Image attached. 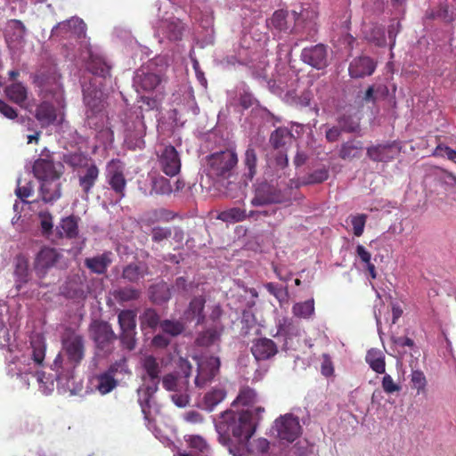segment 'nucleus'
<instances>
[{
	"label": "nucleus",
	"mask_w": 456,
	"mask_h": 456,
	"mask_svg": "<svg viewBox=\"0 0 456 456\" xmlns=\"http://www.w3.org/2000/svg\"><path fill=\"white\" fill-rule=\"evenodd\" d=\"M265 288L270 294L273 295L281 304L288 302L289 293L286 287L273 282H268L265 285Z\"/></svg>",
	"instance_id": "nucleus-50"
},
{
	"label": "nucleus",
	"mask_w": 456,
	"mask_h": 456,
	"mask_svg": "<svg viewBox=\"0 0 456 456\" xmlns=\"http://www.w3.org/2000/svg\"><path fill=\"white\" fill-rule=\"evenodd\" d=\"M268 25L280 31L287 30L286 12L282 10L274 12L268 21Z\"/></svg>",
	"instance_id": "nucleus-53"
},
{
	"label": "nucleus",
	"mask_w": 456,
	"mask_h": 456,
	"mask_svg": "<svg viewBox=\"0 0 456 456\" xmlns=\"http://www.w3.org/2000/svg\"><path fill=\"white\" fill-rule=\"evenodd\" d=\"M366 37L370 41L373 42L376 45L381 46L386 44L384 29L379 26L373 27L370 34H368Z\"/></svg>",
	"instance_id": "nucleus-60"
},
{
	"label": "nucleus",
	"mask_w": 456,
	"mask_h": 456,
	"mask_svg": "<svg viewBox=\"0 0 456 456\" xmlns=\"http://www.w3.org/2000/svg\"><path fill=\"white\" fill-rule=\"evenodd\" d=\"M45 350L46 346L45 338L40 335L33 337L30 340V352L28 358V360H31L32 362H29L28 363V368L24 369L23 371L31 373L34 368L43 367Z\"/></svg>",
	"instance_id": "nucleus-13"
},
{
	"label": "nucleus",
	"mask_w": 456,
	"mask_h": 456,
	"mask_svg": "<svg viewBox=\"0 0 456 456\" xmlns=\"http://www.w3.org/2000/svg\"><path fill=\"white\" fill-rule=\"evenodd\" d=\"M140 291L134 288H123L115 291L114 297L118 301L127 302L139 297Z\"/></svg>",
	"instance_id": "nucleus-54"
},
{
	"label": "nucleus",
	"mask_w": 456,
	"mask_h": 456,
	"mask_svg": "<svg viewBox=\"0 0 456 456\" xmlns=\"http://www.w3.org/2000/svg\"><path fill=\"white\" fill-rule=\"evenodd\" d=\"M142 329H154L159 322V316L152 308L146 309L140 317Z\"/></svg>",
	"instance_id": "nucleus-48"
},
{
	"label": "nucleus",
	"mask_w": 456,
	"mask_h": 456,
	"mask_svg": "<svg viewBox=\"0 0 456 456\" xmlns=\"http://www.w3.org/2000/svg\"><path fill=\"white\" fill-rule=\"evenodd\" d=\"M207 175L213 180V186L221 194L228 191V152H215L207 159Z\"/></svg>",
	"instance_id": "nucleus-3"
},
{
	"label": "nucleus",
	"mask_w": 456,
	"mask_h": 456,
	"mask_svg": "<svg viewBox=\"0 0 456 456\" xmlns=\"http://www.w3.org/2000/svg\"><path fill=\"white\" fill-rule=\"evenodd\" d=\"M254 304V301H248L246 305L248 309H244L242 311L241 316V323L243 324L242 329L245 330V333H248V330L256 325V318L250 310V306Z\"/></svg>",
	"instance_id": "nucleus-55"
},
{
	"label": "nucleus",
	"mask_w": 456,
	"mask_h": 456,
	"mask_svg": "<svg viewBox=\"0 0 456 456\" xmlns=\"http://www.w3.org/2000/svg\"><path fill=\"white\" fill-rule=\"evenodd\" d=\"M186 441L191 449H194L202 454L208 452V445L205 439L200 436H189Z\"/></svg>",
	"instance_id": "nucleus-58"
},
{
	"label": "nucleus",
	"mask_w": 456,
	"mask_h": 456,
	"mask_svg": "<svg viewBox=\"0 0 456 456\" xmlns=\"http://www.w3.org/2000/svg\"><path fill=\"white\" fill-rule=\"evenodd\" d=\"M86 25L79 18H71L69 20L59 22L52 29L53 37H67L74 35L79 38L86 37Z\"/></svg>",
	"instance_id": "nucleus-11"
},
{
	"label": "nucleus",
	"mask_w": 456,
	"mask_h": 456,
	"mask_svg": "<svg viewBox=\"0 0 456 456\" xmlns=\"http://www.w3.org/2000/svg\"><path fill=\"white\" fill-rule=\"evenodd\" d=\"M374 61L366 56L354 59L348 68L349 75L354 78H360L371 75L375 70Z\"/></svg>",
	"instance_id": "nucleus-23"
},
{
	"label": "nucleus",
	"mask_w": 456,
	"mask_h": 456,
	"mask_svg": "<svg viewBox=\"0 0 456 456\" xmlns=\"http://www.w3.org/2000/svg\"><path fill=\"white\" fill-rule=\"evenodd\" d=\"M277 332L274 337H283L286 342L293 337L300 335L299 328L287 317L280 318L276 322Z\"/></svg>",
	"instance_id": "nucleus-28"
},
{
	"label": "nucleus",
	"mask_w": 456,
	"mask_h": 456,
	"mask_svg": "<svg viewBox=\"0 0 456 456\" xmlns=\"http://www.w3.org/2000/svg\"><path fill=\"white\" fill-rule=\"evenodd\" d=\"M245 166L248 168V176L252 179L256 174V154L253 148L248 147L245 152Z\"/></svg>",
	"instance_id": "nucleus-56"
},
{
	"label": "nucleus",
	"mask_w": 456,
	"mask_h": 456,
	"mask_svg": "<svg viewBox=\"0 0 456 456\" xmlns=\"http://www.w3.org/2000/svg\"><path fill=\"white\" fill-rule=\"evenodd\" d=\"M142 366L151 380L155 384V388L151 392L153 393L157 390V385L159 381V364L154 356L148 355L143 359Z\"/></svg>",
	"instance_id": "nucleus-35"
},
{
	"label": "nucleus",
	"mask_w": 456,
	"mask_h": 456,
	"mask_svg": "<svg viewBox=\"0 0 456 456\" xmlns=\"http://www.w3.org/2000/svg\"><path fill=\"white\" fill-rule=\"evenodd\" d=\"M315 313L314 300L310 298L304 302H298L292 306V314L300 319H311Z\"/></svg>",
	"instance_id": "nucleus-32"
},
{
	"label": "nucleus",
	"mask_w": 456,
	"mask_h": 456,
	"mask_svg": "<svg viewBox=\"0 0 456 456\" xmlns=\"http://www.w3.org/2000/svg\"><path fill=\"white\" fill-rule=\"evenodd\" d=\"M439 181L447 191L453 194V200L456 201V176L446 170H442L439 175Z\"/></svg>",
	"instance_id": "nucleus-49"
},
{
	"label": "nucleus",
	"mask_w": 456,
	"mask_h": 456,
	"mask_svg": "<svg viewBox=\"0 0 456 456\" xmlns=\"http://www.w3.org/2000/svg\"><path fill=\"white\" fill-rule=\"evenodd\" d=\"M94 379L96 381L95 387L101 395L110 393L118 385L117 379L106 372L95 376Z\"/></svg>",
	"instance_id": "nucleus-37"
},
{
	"label": "nucleus",
	"mask_w": 456,
	"mask_h": 456,
	"mask_svg": "<svg viewBox=\"0 0 456 456\" xmlns=\"http://www.w3.org/2000/svg\"><path fill=\"white\" fill-rule=\"evenodd\" d=\"M165 81V75L156 69L153 62L139 68L134 77V86L137 92H158Z\"/></svg>",
	"instance_id": "nucleus-4"
},
{
	"label": "nucleus",
	"mask_w": 456,
	"mask_h": 456,
	"mask_svg": "<svg viewBox=\"0 0 456 456\" xmlns=\"http://www.w3.org/2000/svg\"><path fill=\"white\" fill-rule=\"evenodd\" d=\"M109 184L118 195V200H121L125 197L126 180L122 171L115 170L111 172L109 176Z\"/></svg>",
	"instance_id": "nucleus-36"
},
{
	"label": "nucleus",
	"mask_w": 456,
	"mask_h": 456,
	"mask_svg": "<svg viewBox=\"0 0 456 456\" xmlns=\"http://www.w3.org/2000/svg\"><path fill=\"white\" fill-rule=\"evenodd\" d=\"M366 362L370 367L377 373L383 374L386 370L385 355L375 348H371L367 352Z\"/></svg>",
	"instance_id": "nucleus-30"
},
{
	"label": "nucleus",
	"mask_w": 456,
	"mask_h": 456,
	"mask_svg": "<svg viewBox=\"0 0 456 456\" xmlns=\"http://www.w3.org/2000/svg\"><path fill=\"white\" fill-rule=\"evenodd\" d=\"M410 382L411 388L416 390L418 395H426L428 380L423 371L420 370H411Z\"/></svg>",
	"instance_id": "nucleus-39"
},
{
	"label": "nucleus",
	"mask_w": 456,
	"mask_h": 456,
	"mask_svg": "<svg viewBox=\"0 0 456 456\" xmlns=\"http://www.w3.org/2000/svg\"><path fill=\"white\" fill-rule=\"evenodd\" d=\"M163 332L173 337L180 335L184 330V325L178 321L165 320L160 322Z\"/></svg>",
	"instance_id": "nucleus-52"
},
{
	"label": "nucleus",
	"mask_w": 456,
	"mask_h": 456,
	"mask_svg": "<svg viewBox=\"0 0 456 456\" xmlns=\"http://www.w3.org/2000/svg\"><path fill=\"white\" fill-rule=\"evenodd\" d=\"M184 24L178 19L165 23L164 34L170 41H179L183 37Z\"/></svg>",
	"instance_id": "nucleus-34"
},
{
	"label": "nucleus",
	"mask_w": 456,
	"mask_h": 456,
	"mask_svg": "<svg viewBox=\"0 0 456 456\" xmlns=\"http://www.w3.org/2000/svg\"><path fill=\"white\" fill-rule=\"evenodd\" d=\"M172 236L170 227L155 226L151 230V239L154 242L159 243Z\"/></svg>",
	"instance_id": "nucleus-59"
},
{
	"label": "nucleus",
	"mask_w": 456,
	"mask_h": 456,
	"mask_svg": "<svg viewBox=\"0 0 456 456\" xmlns=\"http://www.w3.org/2000/svg\"><path fill=\"white\" fill-rule=\"evenodd\" d=\"M256 393L253 388L248 387H241L237 397L231 403V406L233 408H239L240 406H242L243 409L240 411H232L230 409V421H232L234 415H237L247 410H248L251 412V415H253V411L250 410V407L256 403ZM252 418L255 419L254 416H252Z\"/></svg>",
	"instance_id": "nucleus-15"
},
{
	"label": "nucleus",
	"mask_w": 456,
	"mask_h": 456,
	"mask_svg": "<svg viewBox=\"0 0 456 456\" xmlns=\"http://www.w3.org/2000/svg\"><path fill=\"white\" fill-rule=\"evenodd\" d=\"M61 76L55 70L40 71L35 76L34 84L44 98L61 93Z\"/></svg>",
	"instance_id": "nucleus-7"
},
{
	"label": "nucleus",
	"mask_w": 456,
	"mask_h": 456,
	"mask_svg": "<svg viewBox=\"0 0 456 456\" xmlns=\"http://www.w3.org/2000/svg\"><path fill=\"white\" fill-rule=\"evenodd\" d=\"M135 330H121L120 341L128 350H133L135 347Z\"/></svg>",
	"instance_id": "nucleus-61"
},
{
	"label": "nucleus",
	"mask_w": 456,
	"mask_h": 456,
	"mask_svg": "<svg viewBox=\"0 0 456 456\" xmlns=\"http://www.w3.org/2000/svg\"><path fill=\"white\" fill-rule=\"evenodd\" d=\"M100 170L95 164H86L78 172V184L84 194L88 196L99 179Z\"/></svg>",
	"instance_id": "nucleus-18"
},
{
	"label": "nucleus",
	"mask_w": 456,
	"mask_h": 456,
	"mask_svg": "<svg viewBox=\"0 0 456 456\" xmlns=\"http://www.w3.org/2000/svg\"><path fill=\"white\" fill-rule=\"evenodd\" d=\"M61 255L56 248L44 247L37 254L34 269L37 276L44 277L49 270L56 265Z\"/></svg>",
	"instance_id": "nucleus-8"
},
{
	"label": "nucleus",
	"mask_w": 456,
	"mask_h": 456,
	"mask_svg": "<svg viewBox=\"0 0 456 456\" xmlns=\"http://www.w3.org/2000/svg\"><path fill=\"white\" fill-rule=\"evenodd\" d=\"M433 155L437 157H446L448 159L452 161L456 160V151L444 144L437 145Z\"/></svg>",
	"instance_id": "nucleus-64"
},
{
	"label": "nucleus",
	"mask_w": 456,
	"mask_h": 456,
	"mask_svg": "<svg viewBox=\"0 0 456 456\" xmlns=\"http://www.w3.org/2000/svg\"><path fill=\"white\" fill-rule=\"evenodd\" d=\"M277 346L269 338L257 339L251 347V352L256 361L267 360L277 353Z\"/></svg>",
	"instance_id": "nucleus-25"
},
{
	"label": "nucleus",
	"mask_w": 456,
	"mask_h": 456,
	"mask_svg": "<svg viewBox=\"0 0 456 456\" xmlns=\"http://www.w3.org/2000/svg\"><path fill=\"white\" fill-rule=\"evenodd\" d=\"M113 253L105 251L101 255L85 259V266L93 273L104 274L112 263Z\"/></svg>",
	"instance_id": "nucleus-22"
},
{
	"label": "nucleus",
	"mask_w": 456,
	"mask_h": 456,
	"mask_svg": "<svg viewBox=\"0 0 456 456\" xmlns=\"http://www.w3.org/2000/svg\"><path fill=\"white\" fill-rule=\"evenodd\" d=\"M292 134L286 127H279L274 130L270 137L271 144L275 148L279 149L291 142Z\"/></svg>",
	"instance_id": "nucleus-45"
},
{
	"label": "nucleus",
	"mask_w": 456,
	"mask_h": 456,
	"mask_svg": "<svg viewBox=\"0 0 456 456\" xmlns=\"http://www.w3.org/2000/svg\"><path fill=\"white\" fill-rule=\"evenodd\" d=\"M161 170L168 176L176 175L181 169V159L178 151L172 145L164 148L159 157Z\"/></svg>",
	"instance_id": "nucleus-12"
},
{
	"label": "nucleus",
	"mask_w": 456,
	"mask_h": 456,
	"mask_svg": "<svg viewBox=\"0 0 456 456\" xmlns=\"http://www.w3.org/2000/svg\"><path fill=\"white\" fill-rule=\"evenodd\" d=\"M86 354V340L83 335L75 330H67L61 336V353H59L51 369L56 373L59 384L66 386L71 390L69 385L74 377V370L81 363Z\"/></svg>",
	"instance_id": "nucleus-1"
},
{
	"label": "nucleus",
	"mask_w": 456,
	"mask_h": 456,
	"mask_svg": "<svg viewBox=\"0 0 456 456\" xmlns=\"http://www.w3.org/2000/svg\"><path fill=\"white\" fill-rule=\"evenodd\" d=\"M303 62L316 69H322L328 66L327 47L322 44L305 47L300 54Z\"/></svg>",
	"instance_id": "nucleus-10"
},
{
	"label": "nucleus",
	"mask_w": 456,
	"mask_h": 456,
	"mask_svg": "<svg viewBox=\"0 0 456 456\" xmlns=\"http://www.w3.org/2000/svg\"><path fill=\"white\" fill-rule=\"evenodd\" d=\"M90 332L99 351L103 354H109L113 351V345L117 336L108 322L102 321L94 322L90 326Z\"/></svg>",
	"instance_id": "nucleus-5"
},
{
	"label": "nucleus",
	"mask_w": 456,
	"mask_h": 456,
	"mask_svg": "<svg viewBox=\"0 0 456 456\" xmlns=\"http://www.w3.org/2000/svg\"><path fill=\"white\" fill-rule=\"evenodd\" d=\"M338 124L343 132L360 133V118L356 115H342L338 119Z\"/></svg>",
	"instance_id": "nucleus-44"
},
{
	"label": "nucleus",
	"mask_w": 456,
	"mask_h": 456,
	"mask_svg": "<svg viewBox=\"0 0 456 456\" xmlns=\"http://www.w3.org/2000/svg\"><path fill=\"white\" fill-rule=\"evenodd\" d=\"M220 368L219 358L209 356L200 359L198 362V374L195 378V385L201 388L211 381L218 373Z\"/></svg>",
	"instance_id": "nucleus-9"
},
{
	"label": "nucleus",
	"mask_w": 456,
	"mask_h": 456,
	"mask_svg": "<svg viewBox=\"0 0 456 456\" xmlns=\"http://www.w3.org/2000/svg\"><path fill=\"white\" fill-rule=\"evenodd\" d=\"M5 94L9 100L21 105L27 100L28 91L21 83H13L5 88Z\"/></svg>",
	"instance_id": "nucleus-31"
},
{
	"label": "nucleus",
	"mask_w": 456,
	"mask_h": 456,
	"mask_svg": "<svg viewBox=\"0 0 456 456\" xmlns=\"http://www.w3.org/2000/svg\"><path fill=\"white\" fill-rule=\"evenodd\" d=\"M219 338V332L216 327L209 328L200 333L195 340V344L199 346H209Z\"/></svg>",
	"instance_id": "nucleus-46"
},
{
	"label": "nucleus",
	"mask_w": 456,
	"mask_h": 456,
	"mask_svg": "<svg viewBox=\"0 0 456 456\" xmlns=\"http://www.w3.org/2000/svg\"><path fill=\"white\" fill-rule=\"evenodd\" d=\"M381 385L384 392L389 395L401 390V386L396 384L389 374L383 376Z\"/></svg>",
	"instance_id": "nucleus-62"
},
{
	"label": "nucleus",
	"mask_w": 456,
	"mask_h": 456,
	"mask_svg": "<svg viewBox=\"0 0 456 456\" xmlns=\"http://www.w3.org/2000/svg\"><path fill=\"white\" fill-rule=\"evenodd\" d=\"M282 201L283 197L281 192L267 183L260 184L256 190L255 197L252 199L254 206H264Z\"/></svg>",
	"instance_id": "nucleus-17"
},
{
	"label": "nucleus",
	"mask_w": 456,
	"mask_h": 456,
	"mask_svg": "<svg viewBox=\"0 0 456 456\" xmlns=\"http://www.w3.org/2000/svg\"><path fill=\"white\" fill-rule=\"evenodd\" d=\"M35 117L42 127H46L56 121L57 111L52 103L44 101L37 107Z\"/></svg>",
	"instance_id": "nucleus-27"
},
{
	"label": "nucleus",
	"mask_w": 456,
	"mask_h": 456,
	"mask_svg": "<svg viewBox=\"0 0 456 456\" xmlns=\"http://www.w3.org/2000/svg\"><path fill=\"white\" fill-rule=\"evenodd\" d=\"M399 150L393 143L378 144L367 148V156L375 162H389L395 159Z\"/></svg>",
	"instance_id": "nucleus-20"
},
{
	"label": "nucleus",
	"mask_w": 456,
	"mask_h": 456,
	"mask_svg": "<svg viewBox=\"0 0 456 456\" xmlns=\"http://www.w3.org/2000/svg\"><path fill=\"white\" fill-rule=\"evenodd\" d=\"M350 224L353 226V232L355 236L360 237L363 233L367 216L363 214L349 216Z\"/></svg>",
	"instance_id": "nucleus-57"
},
{
	"label": "nucleus",
	"mask_w": 456,
	"mask_h": 456,
	"mask_svg": "<svg viewBox=\"0 0 456 456\" xmlns=\"http://www.w3.org/2000/svg\"><path fill=\"white\" fill-rule=\"evenodd\" d=\"M362 143L360 141H348L341 145L339 157L343 159L359 158Z\"/></svg>",
	"instance_id": "nucleus-41"
},
{
	"label": "nucleus",
	"mask_w": 456,
	"mask_h": 456,
	"mask_svg": "<svg viewBox=\"0 0 456 456\" xmlns=\"http://www.w3.org/2000/svg\"><path fill=\"white\" fill-rule=\"evenodd\" d=\"M273 429L280 440L292 443L300 436L302 428L298 418L287 413L275 419Z\"/></svg>",
	"instance_id": "nucleus-6"
},
{
	"label": "nucleus",
	"mask_w": 456,
	"mask_h": 456,
	"mask_svg": "<svg viewBox=\"0 0 456 456\" xmlns=\"http://www.w3.org/2000/svg\"><path fill=\"white\" fill-rule=\"evenodd\" d=\"M136 314L132 310H123L118 314V323L121 330H135Z\"/></svg>",
	"instance_id": "nucleus-47"
},
{
	"label": "nucleus",
	"mask_w": 456,
	"mask_h": 456,
	"mask_svg": "<svg viewBox=\"0 0 456 456\" xmlns=\"http://www.w3.org/2000/svg\"><path fill=\"white\" fill-rule=\"evenodd\" d=\"M7 40L12 42L22 43L24 41L27 28L20 20H11L8 24Z\"/></svg>",
	"instance_id": "nucleus-33"
},
{
	"label": "nucleus",
	"mask_w": 456,
	"mask_h": 456,
	"mask_svg": "<svg viewBox=\"0 0 456 456\" xmlns=\"http://www.w3.org/2000/svg\"><path fill=\"white\" fill-rule=\"evenodd\" d=\"M110 66L99 56L91 55L87 63V69L94 75L105 77L110 75Z\"/></svg>",
	"instance_id": "nucleus-38"
},
{
	"label": "nucleus",
	"mask_w": 456,
	"mask_h": 456,
	"mask_svg": "<svg viewBox=\"0 0 456 456\" xmlns=\"http://www.w3.org/2000/svg\"><path fill=\"white\" fill-rule=\"evenodd\" d=\"M257 425L258 421L253 419L251 412L247 410L233 416L232 421H230V429L239 444L249 454L265 456L269 451L270 442L264 437L249 441Z\"/></svg>",
	"instance_id": "nucleus-2"
},
{
	"label": "nucleus",
	"mask_w": 456,
	"mask_h": 456,
	"mask_svg": "<svg viewBox=\"0 0 456 456\" xmlns=\"http://www.w3.org/2000/svg\"><path fill=\"white\" fill-rule=\"evenodd\" d=\"M213 422L219 443L224 446L228 445V409L215 416Z\"/></svg>",
	"instance_id": "nucleus-29"
},
{
	"label": "nucleus",
	"mask_w": 456,
	"mask_h": 456,
	"mask_svg": "<svg viewBox=\"0 0 456 456\" xmlns=\"http://www.w3.org/2000/svg\"><path fill=\"white\" fill-rule=\"evenodd\" d=\"M426 16L428 19L440 18L447 22L453 20V17L449 13V9L446 5L440 6L438 11L436 12L434 11L428 12Z\"/></svg>",
	"instance_id": "nucleus-63"
},
{
	"label": "nucleus",
	"mask_w": 456,
	"mask_h": 456,
	"mask_svg": "<svg viewBox=\"0 0 456 456\" xmlns=\"http://www.w3.org/2000/svg\"><path fill=\"white\" fill-rule=\"evenodd\" d=\"M32 170L35 177L41 182L53 178H61L62 174L61 171L56 169L53 159H37L35 160Z\"/></svg>",
	"instance_id": "nucleus-19"
},
{
	"label": "nucleus",
	"mask_w": 456,
	"mask_h": 456,
	"mask_svg": "<svg viewBox=\"0 0 456 456\" xmlns=\"http://www.w3.org/2000/svg\"><path fill=\"white\" fill-rule=\"evenodd\" d=\"M40 194L45 203H52L59 200L61 196L60 178L43 181L40 186Z\"/></svg>",
	"instance_id": "nucleus-26"
},
{
	"label": "nucleus",
	"mask_w": 456,
	"mask_h": 456,
	"mask_svg": "<svg viewBox=\"0 0 456 456\" xmlns=\"http://www.w3.org/2000/svg\"><path fill=\"white\" fill-rule=\"evenodd\" d=\"M79 221L80 217L75 215L61 218L55 229L57 236L61 239L66 238L69 240L77 238L79 233Z\"/></svg>",
	"instance_id": "nucleus-21"
},
{
	"label": "nucleus",
	"mask_w": 456,
	"mask_h": 456,
	"mask_svg": "<svg viewBox=\"0 0 456 456\" xmlns=\"http://www.w3.org/2000/svg\"><path fill=\"white\" fill-rule=\"evenodd\" d=\"M84 102L86 107V116L88 120L101 115L105 108L102 93L95 88L84 91Z\"/></svg>",
	"instance_id": "nucleus-14"
},
{
	"label": "nucleus",
	"mask_w": 456,
	"mask_h": 456,
	"mask_svg": "<svg viewBox=\"0 0 456 456\" xmlns=\"http://www.w3.org/2000/svg\"><path fill=\"white\" fill-rule=\"evenodd\" d=\"M146 271V266L142 267L137 264L132 263L124 267L122 278L130 282H137L140 279L144 277L147 273Z\"/></svg>",
	"instance_id": "nucleus-42"
},
{
	"label": "nucleus",
	"mask_w": 456,
	"mask_h": 456,
	"mask_svg": "<svg viewBox=\"0 0 456 456\" xmlns=\"http://www.w3.org/2000/svg\"><path fill=\"white\" fill-rule=\"evenodd\" d=\"M329 177V170L325 167L316 169L310 173L301 182L302 184H314L320 183L326 181Z\"/></svg>",
	"instance_id": "nucleus-51"
},
{
	"label": "nucleus",
	"mask_w": 456,
	"mask_h": 456,
	"mask_svg": "<svg viewBox=\"0 0 456 456\" xmlns=\"http://www.w3.org/2000/svg\"><path fill=\"white\" fill-rule=\"evenodd\" d=\"M175 217L173 212L166 208L152 209L144 215V222L146 224H152L157 222H168Z\"/></svg>",
	"instance_id": "nucleus-43"
},
{
	"label": "nucleus",
	"mask_w": 456,
	"mask_h": 456,
	"mask_svg": "<svg viewBox=\"0 0 456 456\" xmlns=\"http://www.w3.org/2000/svg\"><path fill=\"white\" fill-rule=\"evenodd\" d=\"M226 397V391L223 388H214L208 392L204 396V404L208 411L214 409L223 402Z\"/></svg>",
	"instance_id": "nucleus-40"
},
{
	"label": "nucleus",
	"mask_w": 456,
	"mask_h": 456,
	"mask_svg": "<svg viewBox=\"0 0 456 456\" xmlns=\"http://www.w3.org/2000/svg\"><path fill=\"white\" fill-rule=\"evenodd\" d=\"M206 300L203 297H193L188 308L184 312V319L187 322H194L196 325H200L205 322L206 316L204 314V307H205Z\"/></svg>",
	"instance_id": "nucleus-24"
},
{
	"label": "nucleus",
	"mask_w": 456,
	"mask_h": 456,
	"mask_svg": "<svg viewBox=\"0 0 456 456\" xmlns=\"http://www.w3.org/2000/svg\"><path fill=\"white\" fill-rule=\"evenodd\" d=\"M302 5L300 12L293 11L296 27H301L308 33L315 29V19L318 15L317 6L314 4H306Z\"/></svg>",
	"instance_id": "nucleus-16"
}]
</instances>
